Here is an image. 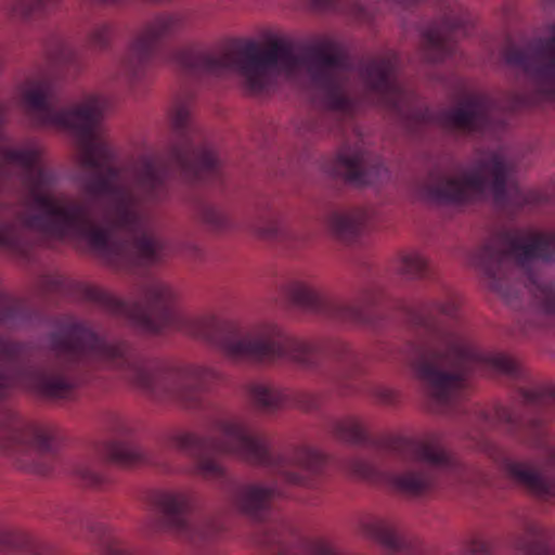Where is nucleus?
<instances>
[{
	"instance_id": "28",
	"label": "nucleus",
	"mask_w": 555,
	"mask_h": 555,
	"mask_svg": "<svg viewBox=\"0 0 555 555\" xmlns=\"http://www.w3.org/2000/svg\"><path fill=\"white\" fill-rule=\"evenodd\" d=\"M60 0H12L10 13L15 17L29 18L36 14L47 12L55 7Z\"/></svg>"
},
{
	"instance_id": "31",
	"label": "nucleus",
	"mask_w": 555,
	"mask_h": 555,
	"mask_svg": "<svg viewBox=\"0 0 555 555\" xmlns=\"http://www.w3.org/2000/svg\"><path fill=\"white\" fill-rule=\"evenodd\" d=\"M50 60L54 66H76L78 53L68 43L57 41L53 50L50 52Z\"/></svg>"
},
{
	"instance_id": "39",
	"label": "nucleus",
	"mask_w": 555,
	"mask_h": 555,
	"mask_svg": "<svg viewBox=\"0 0 555 555\" xmlns=\"http://www.w3.org/2000/svg\"><path fill=\"white\" fill-rule=\"evenodd\" d=\"M104 555H131L116 542L109 541L104 548Z\"/></svg>"
},
{
	"instance_id": "18",
	"label": "nucleus",
	"mask_w": 555,
	"mask_h": 555,
	"mask_svg": "<svg viewBox=\"0 0 555 555\" xmlns=\"http://www.w3.org/2000/svg\"><path fill=\"white\" fill-rule=\"evenodd\" d=\"M325 171L357 186L373 184L388 175L386 167L373 159L360 144H344L335 158L325 165Z\"/></svg>"
},
{
	"instance_id": "17",
	"label": "nucleus",
	"mask_w": 555,
	"mask_h": 555,
	"mask_svg": "<svg viewBox=\"0 0 555 555\" xmlns=\"http://www.w3.org/2000/svg\"><path fill=\"white\" fill-rule=\"evenodd\" d=\"M550 36L539 38L527 49L508 47L504 60L526 73L546 99H555V24L548 26Z\"/></svg>"
},
{
	"instance_id": "22",
	"label": "nucleus",
	"mask_w": 555,
	"mask_h": 555,
	"mask_svg": "<svg viewBox=\"0 0 555 555\" xmlns=\"http://www.w3.org/2000/svg\"><path fill=\"white\" fill-rule=\"evenodd\" d=\"M519 530L513 537V544L520 555H555L552 532L529 518L519 519Z\"/></svg>"
},
{
	"instance_id": "12",
	"label": "nucleus",
	"mask_w": 555,
	"mask_h": 555,
	"mask_svg": "<svg viewBox=\"0 0 555 555\" xmlns=\"http://www.w3.org/2000/svg\"><path fill=\"white\" fill-rule=\"evenodd\" d=\"M0 451L20 469L48 475L54 463L49 428L24 418L12 408L0 412Z\"/></svg>"
},
{
	"instance_id": "32",
	"label": "nucleus",
	"mask_w": 555,
	"mask_h": 555,
	"mask_svg": "<svg viewBox=\"0 0 555 555\" xmlns=\"http://www.w3.org/2000/svg\"><path fill=\"white\" fill-rule=\"evenodd\" d=\"M112 27L108 24L95 25L88 35L87 42L94 50H105L109 47Z\"/></svg>"
},
{
	"instance_id": "3",
	"label": "nucleus",
	"mask_w": 555,
	"mask_h": 555,
	"mask_svg": "<svg viewBox=\"0 0 555 555\" xmlns=\"http://www.w3.org/2000/svg\"><path fill=\"white\" fill-rule=\"evenodd\" d=\"M49 344L54 363L36 366L25 361L23 345L0 337V398L23 389L44 399H66L87 382L89 369L104 367L157 400L196 410L203 406L209 384L219 378L209 366L145 361L128 343L106 341L73 315L55 321Z\"/></svg>"
},
{
	"instance_id": "11",
	"label": "nucleus",
	"mask_w": 555,
	"mask_h": 555,
	"mask_svg": "<svg viewBox=\"0 0 555 555\" xmlns=\"http://www.w3.org/2000/svg\"><path fill=\"white\" fill-rule=\"evenodd\" d=\"M494 421L513 436L540 451V463L505 459V474L538 500L555 503V446L550 443L542 416L522 417L506 406H496Z\"/></svg>"
},
{
	"instance_id": "30",
	"label": "nucleus",
	"mask_w": 555,
	"mask_h": 555,
	"mask_svg": "<svg viewBox=\"0 0 555 555\" xmlns=\"http://www.w3.org/2000/svg\"><path fill=\"white\" fill-rule=\"evenodd\" d=\"M23 244L22 230L18 224L12 221L0 223V247L20 250Z\"/></svg>"
},
{
	"instance_id": "9",
	"label": "nucleus",
	"mask_w": 555,
	"mask_h": 555,
	"mask_svg": "<svg viewBox=\"0 0 555 555\" xmlns=\"http://www.w3.org/2000/svg\"><path fill=\"white\" fill-rule=\"evenodd\" d=\"M512 167L499 153H491L461 169L456 176L431 173L417 184L418 195L439 204L463 205L490 195L499 208L515 212L537 202L533 193H527L511 182Z\"/></svg>"
},
{
	"instance_id": "38",
	"label": "nucleus",
	"mask_w": 555,
	"mask_h": 555,
	"mask_svg": "<svg viewBox=\"0 0 555 555\" xmlns=\"http://www.w3.org/2000/svg\"><path fill=\"white\" fill-rule=\"evenodd\" d=\"M312 5L321 11L341 10L340 0H312Z\"/></svg>"
},
{
	"instance_id": "33",
	"label": "nucleus",
	"mask_w": 555,
	"mask_h": 555,
	"mask_svg": "<svg viewBox=\"0 0 555 555\" xmlns=\"http://www.w3.org/2000/svg\"><path fill=\"white\" fill-rule=\"evenodd\" d=\"M201 217L205 223L216 230H222L228 227V218L223 211L211 205L201 207Z\"/></svg>"
},
{
	"instance_id": "6",
	"label": "nucleus",
	"mask_w": 555,
	"mask_h": 555,
	"mask_svg": "<svg viewBox=\"0 0 555 555\" xmlns=\"http://www.w3.org/2000/svg\"><path fill=\"white\" fill-rule=\"evenodd\" d=\"M460 295L449 289L424 306L412 318L416 339L404 351L426 395L441 406L462 398L474 373L520 375L512 358L485 353L472 344L460 320Z\"/></svg>"
},
{
	"instance_id": "15",
	"label": "nucleus",
	"mask_w": 555,
	"mask_h": 555,
	"mask_svg": "<svg viewBox=\"0 0 555 555\" xmlns=\"http://www.w3.org/2000/svg\"><path fill=\"white\" fill-rule=\"evenodd\" d=\"M182 27L183 18L179 14H159L143 26L121 61V72L131 86L145 77L157 46L177 35Z\"/></svg>"
},
{
	"instance_id": "37",
	"label": "nucleus",
	"mask_w": 555,
	"mask_h": 555,
	"mask_svg": "<svg viewBox=\"0 0 555 555\" xmlns=\"http://www.w3.org/2000/svg\"><path fill=\"white\" fill-rule=\"evenodd\" d=\"M372 396L384 404H396L398 402V393L393 389L377 386L372 389Z\"/></svg>"
},
{
	"instance_id": "23",
	"label": "nucleus",
	"mask_w": 555,
	"mask_h": 555,
	"mask_svg": "<svg viewBox=\"0 0 555 555\" xmlns=\"http://www.w3.org/2000/svg\"><path fill=\"white\" fill-rule=\"evenodd\" d=\"M17 551L25 555H50L52 547L46 541L11 526H0V552Z\"/></svg>"
},
{
	"instance_id": "5",
	"label": "nucleus",
	"mask_w": 555,
	"mask_h": 555,
	"mask_svg": "<svg viewBox=\"0 0 555 555\" xmlns=\"http://www.w3.org/2000/svg\"><path fill=\"white\" fill-rule=\"evenodd\" d=\"M210 426L212 433L209 436L177 431L167 436L166 443L188 454L193 460L191 473L208 480L225 477L220 455L266 468L272 476L269 487L244 485L232 493L233 504L254 520H267L275 498L292 496L288 487H313L314 477L325 465V456L306 446L274 452L269 438L254 433L243 420L220 417Z\"/></svg>"
},
{
	"instance_id": "26",
	"label": "nucleus",
	"mask_w": 555,
	"mask_h": 555,
	"mask_svg": "<svg viewBox=\"0 0 555 555\" xmlns=\"http://www.w3.org/2000/svg\"><path fill=\"white\" fill-rule=\"evenodd\" d=\"M520 397L527 409L541 411L555 406V389L548 386H539L521 389Z\"/></svg>"
},
{
	"instance_id": "2",
	"label": "nucleus",
	"mask_w": 555,
	"mask_h": 555,
	"mask_svg": "<svg viewBox=\"0 0 555 555\" xmlns=\"http://www.w3.org/2000/svg\"><path fill=\"white\" fill-rule=\"evenodd\" d=\"M41 287L46 293L69 295L78 292L109 314L119 318L145 334L176 330L217 349L233 361H287L307 370L317 369L325 357L333 358L337 372L330 377L343 393L356 390L360 374L359 359L343 340L328 345L312 344L287 334L273 322H262L244 330L237 323L215 313L185 314L176 309L177 293L167 283L149 279L139 289V297L120 299L101 288L76 283L62 274L44 275Z\"/></svg>"
},
{
	"instance_id": "27",
	"label": "nucleus",
	"mask_w": 555,
	"mask_h": 555,
	"mask_svg": "<svg viewBox=\"0 0 555 555\" xmlns=\"http://www.w3.org/2000/svg\"><path fill=\"white\" fill-rule=\"evenodd\" d=\"M398 271L408 279H423L427 276L429 267L418 251H406L399 257Z\"/></svg>"
},
{
	"instance_id": "29",
	"label": "nucleus",
	"mask_w": 555,
	"mask_h": 555,
	"mask_svg": "<svg viewBox=\"0 0 555 555\" xmlns=\"http://www.w3.org/2000/svg\"><path fill=\"white\" fill-rule=\"evenodd\" d=\"M23 318V304L20 300L0 293V324L15 325Z\"/></svg>"
},
{
	"instance_id": "4",
	"label": "nucleus",
	"mask_w": 555,
	"mask_h": 555,
	"mask_svg": "<svg viewBox=\"0 0 555 555\" xmlns=\"http://www.w3.org/2000/svg\"><path fill=\"white\" fill-rule=\"evenodd\" d=\"M173 63L193 76L222 77L235 73L251 93L267 91L281 73L293 75L305 68L321 93L324 118L334 121L327 127L333 132H343L360 105L349 80V63L331 37L318 40L302 56L288 43L275 40L266 50L254 42L222 51L188 47L175 52Z\"/></svg>"
},
{
	"instance_id": "14",
	"label": "nucleus",
	"mask_w": 555,
	"mask_h": 555,
	"mask_svg": "<svg viewBox=\"0 0 555 555\" xmlns=\"http://www.w3.org/2000/svg\"><path fill=\"white\" fill-rule=\"evenodd\" d=\"M286 295L295 307L304 311L363 325L373 324L374 307L378 302V295L371 291L362 294L353 302H344L322 295L301 281L291 282L286 287Z\"/></svg>"
},
{
	"instance_id": "25",
	"label": "nucleus",
	"mask_w": 555,
	"mask_h": 555,
	"mask_svg": "<svg viewBox=\"0 0 555 555\" xmlns=\"http://www.w3.org/2000/svg\"><path fill=\"white\" fill-rule=\"evenodd\" d=\"M256 232L262 238L281 242L289 248H298L307 242L305 234L291 229L278 220H271L267 224H259Z\"/></svg>"
},
{
	"instance_id": "21",
	"label": "nucleus",
	"mask_w": 555,
	"mask_h": 555,
	"mask_svg": "<svg viewBox=\"0 0 555 555\" xmlns=\"http://www.w3.org/2000/svg\"><path fill=\"white\" fill-rule=\"evenodd\" d=\"M358 533L380 545L388 555H413L412 547L399 534L395 522L376 513L364 512L356 521Z\"/></svg>"
},
{
	"instance_id": "10",
	"label": "nucleus",
	"mask_w": 555,
	"mask_h": 555,
	"mask_svg": "<svg viewBox=\"0 0 555 555\" xmlns=\"http://www.w3.org/2000/svg\"><path fill=\"white\" fill-rule=\"evenodd\" d=\"M534 260H555V232L502 231L470 255V262L483 272L491 288L502 295L507 294L513 271L527 269Z\"/></svg>"
},
{
	"instance_id": "35",
	"label": "nucleus",
	"mask_w": 555,
	"mask_h": 555,
	"mask_svg": "<svg viewBox=\"0 0 555 555\" xmlns=\"http://www.w3.org/2000/svg\"><path fill=\"white\" fill-rule=\"evenodd\" d=\"M53 518L55 521H59L60 524L69 528L80 526L83 521L79 512L68 505L57 507V509L54 512Z\"/></svg>"
},
{
	"instance_id": "34",
	"label": "nucleus",
	"mask_w": 555,
	"mask_h": 555,
	"mask_svg": "<svg viewBox=\"0 0 555 555\" xmlns=\"http://www.w3.org/2000/svg\"><path fill=\"white\" fill-rule=\"evenodd\" d=\"M463 555H491V545L480 535H472L462 545Z\"/></svg>"
},
{
	"instance_id": "36",
	"label": "nucleus",
	"mask_w": 555,
	"mask_h": 555,
	"mask_svg": "<svg viewBox=\"0 0 555 555\" xmlns=\"http://www.w3.org/2000/svg\"><path fill=\"white\" fill-rule=\"evenodd\" d=\"M541 293V308L547 315L555 317V292L546 286H538Z\"/></svg>"
},
{
	"instance_id": "40",
	"label": "nucleus",
	"mask_w": 555,
	"mask_h": 555,
	"mask_svg": "<svg viewBox=\"0 0 555 555\" xmlns=\"http://www.w3.org/2000/svg\"><path fill=\"white\" fill-rule=\"evenodd\" d=\"M314 125H309V130H314Z\"/></svg>"
},
{
	"instance_id": "20",
	"label": "nucleus",
	"mask_w": 555,
	"mask_h": 555,
	"mask_svg": "<svg viewBox=\"0 0 555 555\" xmlns=\"http://www.w3.org/2000/svg\"><path fill=\"white\" fill-rule=\"evenodd\" d=\"M246 393L251 404L263 412H274L286 405H294L304 411H314L321 405V397L310 391L287 393L262 382H251L246 386Z\"/></svg>"
},
{
	"instance_id": "8",
	"label": "nucleus",
	"mask_w": 555,
	"mask_h": 555,
	"mask_svg": "<svg viewBox=\"0 0 555 555\" xmlns=\"http://www.w3.org/2000/svg\"><path fill=\"white\" fill-rule=\"evenodd\" d=\"M399 60L395 53H387L362 61L358 75L365 89L367 103L382 106L398 115L410 113L421 126L436 125L446 130L487 134L495 132L500 122L494 120L495 103L482 93H469L454 108L434 112L428 107L410 109L414 93L400 81Z\"/></svg>"
},
{
	"instance_id": "24",
	"label": "nucleus",
	"mask_w": 555,
	"mask_h": 555,
	"mask_svg": "<svg viewBox=\"0 0 555 555\" xmlns=\"http://www.w3.org/2000/svg\"><path fill=\"white\" fill-rule=\"evenodd\" d=\"M367 220V211L356 208L347 212L332 214L328 218V227L337 238L350 243L362 233Z\"/></svg>"
},
{
	"instance_id": "16",
	"label": "nucleus",
	"mask_w": 555,
	"mask_h": 555,
	"mask_svg": "<svg viewBox=\"0 0 555 555\" xmlns=\"http://www.w3.org/2000/svg\"><path fill=\"white\" fill-rule=\"evenodd\" d=\"M154 505L166 530L190 540H209L221 530V525L215 520L197 522L193 519V500L188 491H159L154 496Z\"/></svg>"
},
{
	"instance_id": "19",
	"label": "nucleus",
	"mask_w": 555,
	"mask_h": 555,
	"mask_svg": "<svg viewBox=\"0 0 555 555\" xmlns=\"http://www.w3.org/2000/svg\"><path fill=\"white\" fill-rule=\"evenodd\" d=\"M468 18L462 9L448 8L442 16L422 34L423 56L427 62L438 63L452 55L460 35L466 36Z\"/></svg>"
},
{
	"instance_id": "1",
	"label": "nucleus",
	"mask_w": 555,
	"mask_h": 555,
	"mask_svg": "<svg viewBox=\"0 0 555 555\" xmlns=\"http://www.w3.org/2000/svg\"><path fill=\"white\" fill-rule=\"evenodd\" d=\"M26 117L34 127L70 130L77 139L80 184L90 199H56L49 191L55 175L40 164L36 146H0L3 167L15 165L18 179L34 205L18 215L21 225L57 241L83 242L108 264L130 270L160 261L164 242L154 233L142 202L159 203L169 194L170 180L189 183L219 180L221 165L203 138L191 113V100L177 101L170 112L173 142L164 153L141 155L132 165L133 185L112 163L115 153L101 125L108 101L88 94L74 106H62L52 79L28 80L21 91Z\"/></svg>"
},
{
	"instance_id": "13",
	"label": "nucleus",
	"mask_w": 555,
	"mask_h": 555,
	"mask_svg": "<svg viewBox=\"0 0 555 555\" xmlns=\"http://www.w3.org/2000/svg\"><path fill=\"white\" fill-rule=\"evenodd\" d=\"M108 430L111 439L96 446L92 456L80 460L74 467V473L86 486L101 489L106 485L107 477L102 470V462L124 467L143 463L157 464L150 454L129 440L131 428L125 418L113 416Z\"/></svg>"
},
{
	"instance_id": "7",
	"label": "nucleus",
	"mask_w": 555,
	"mask_h": 555,
	"mask_svg": "<svg viewBox=\"0 0 555 555\" xmlns=\"http://www.w3.org/2000/svg\"><path fill=\"white\" fill-rule=\"evenodd\" d=\"M328 426L332 435L344 442L378 447L408 465L403 472L393 473L384 462L350 459L348 470L371 483L386 486L408 495H421L435 486L439 474L450 475L457 481H462L466 474V467L444 451L436 436L424 440L387 436L375 441L360 421L352 416L334 420Z\"/></svg>"
}]
</instances>
